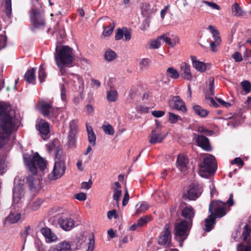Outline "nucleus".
<instances>
[{
	"label": "nucleus",
	"instance_id": "nucleus-15",
	"mask_svg": "<svg viewBox=\"0 0 251 251\" xmlns=\"http://www.w3.org/2000/svg\"><path fill=\"white\" fill-rule=\"evenodd\" d=\"M25 194L23 185L20 184L14 183L13 190V200L15 203H18L21 199L24 197Z\"/></svg>",
	"mask_w": 251,
	"mask_h": 251
},
{
	"label": "nucleus",
	"instance_id": "nucleus-17",
	"mask_svg": "<svg viewBox=\"0 0 251 251\" xmlns=\"http://www.w3.org/2000/svg\"><path fill=\"white\" fill-rule=\"evenodd\" d=\"M189 162L188 158L184 154H180L178 155L176 161V166L182 172H185L187 169Z\"/></svg>",
	"mask_w": 251,
	"mask_h": 251
},
{
	"label": "nucleus",
	"instance_id": "nucleus-56",
	"mask_svg": "<svg viewBox=\"0 0 251 251\" xmlns=\"http://www.w3.org/2000/svg\"><path fill=\"white\" fill-rule=\"evenodd\" d=\"M202 2L205 3V4L207 5L211 8L214 9H216L218 10H220L221 9L220 7L216 3L213 2H209L208 1L206 0H203Z\"/></svg>",
	"mask_w": 251,
	"mask_h": 251
},
{
	"label": "nucleus",
	"instance_id": "nucleus-42",
	"mask_svg": "<svg viewBox=\"0 0 251 251\" xmlns=\"http://www.w3.org/2000/svg\"><path fill=\"white\" fill-rule=\"evenodd\" d=\"M77 120H72L70 123V133L76 134L77 132Z\"/></svg>",
	"mask_w": 251,
	"mask_h": 251
},
{
	"label": "nucleus",
	"instance_id": "nucleus-39",
	"mask_svg": "<svg viewBox=\"0 0 251 251\" xmlns=\"http://www.w3.org/2000/svg\"><path fill=\"white\" fill-rule=\"evenodd\" d=\"M104 133L107 135H113L114 134V129L113 126L109 124H104L101 127Z\"/></svg>",
	"mask_w": 251,
	"mask_h": 251
},
{
	"label": "nucleus",
	"instance_id": "nucleus-43",
	"mask_svg": "<svg viewBox=\"0 0 251 251\" xmlns=\"http://www.w3.org/2000/svg\"><path fill=\"white\" fill-rule=\"evenodd\" d=\"M214 79L213 77H211L208 79V88L209 90V92L206 95H208V96H213L215 94L214 91Z\"/></svg>",
	"mask_w": 251,
	"mask_h": 251
},
{
	"label": "nucleus",
	"instance_id": "nucleus-19",
	"mask_svg": "<svg viewBox=\"0 0 251 251\" xmlns=\"http://www.w3.org/2000/svg\"><path fill=\"white\" fill-rule=\"evenodd\" d=\"M48 251H71V244L68 241H62L51 246Z\"/></svg>",
	"mask_w": 251,
	"mask_h": 251
},
{
	"label": "nucleus",
	"instance_id": "nucleus-12",
	"mask_svg": "<svg viewBox=\"0 0 251 251\" xmlns=\"http://www.w3.org/2000/svg\"><path fill=\"white\" fill-rule=\"evenodd\" d=\"M131 37V30L126 27L118 28L115 32V39L116 40H122L124 41H128Z\"/></svg>",
	"mask_w": 251,
	"mask_h": 251
},
{
	"label": "nucleus",
	"instance_id": "nucleus-13",
	"mask_svg": "<svg viewBox=\"0 0 251 251\" xmlns=\"http://www.w3.org/2000/svg\"><path fill=\"white\" fill-rule=\"evenodd\" d=\"M196 142L199 147L206 151H211L212 147L209 139L203 135L194 134Z\"/></svg>",
	"mask_w": 251,
	"mask_h": 251
},
{
	"label": "nucleus",
	"instance_id": "nucleus-58",
	"mask_svg": "<svg viewBox=\"0 0 251 251\" xmlns=\"http://www.w3.org/2000/svg\"><path fill=\"white\" fill-rule=\"evenodd\" d=\"M107 216L108 219L109 220H111L112 217H114L115 219H117L118 218V215L117 214V211L115 209H113L108 211Z\"/></svg>",
	"mask_w": 251,
	"mask_h": 251
},
{
	"label": "nucleus",
	"instance_id": "nucleus-3",
	"mask_svg": "<svg viewBox=\"0 0 251 251\" xmlns=\"http://www.w3.org/2000/svg\"><path fill=\"white\" fill-rule=\"evenodd\" d=\"M54 59L63 75L62 65H71L75 59V55L72 48H56Z\"/></svg>",
	"mask_w": 251,
	"mask_h": 251
},
{
	"label": "nucleus",
	"instance_id": "nucleus-54",
	"mask_svg": "<svg viewBox=\"0 0 251 251\" xmlns=\"http://www.w3.org/2000/svg\"><path fill=\"white\" fill-rule=\"evenodd\" d=\"M7 37L4 33H0V47H5L6 46Z\"/></svg>",
	"mask_w": 251,
	"mask_h": 251
},
{
	"label": "nucleus",
	"instance_id": "nucleus-5",
	"mask_svg": "<svg viewBox=\"0 0 251 251\" xmlns=\"http://www.w3.org/2000/svg\"><path fill=\"white\" fill-rule=\"evenodd\" d=\"M192 224L187 220H182L176 223L175 225V237L178 241L180 246H182V242L187 238Z\"/></svg>",
	"mask_w": 251,
	"mask_h": 251
},
{
	"label": "nucleus",
	"instance_id": "nucleus-46",
	"mask_svg": "<svg viewBox=\"0 0 251 251\" xmlns=\"http://www.w3.org/2000/svg\"><path fill=\"white\" fill-rule=\"evenodd\" d=\"M116 56L117 55L116 53L111 50H108L105 52V59L108 61H112L116 57Z\"/></svg>",
	"mask_w": 251,
	"mask_h": 251
},
{
	"label": "nucleus",
	"instance_id": "nucleus-14",
	"mask_svg": "<svg viewBox=\"0 0 251 251\" xmlns=\"http://www.w3.org/2000/svg\"><path fill=\"white\" fill-rule=\"evenodd\" d=\"M36 126L42 138L44 140H46L48 138L50 132L49 123L44 120L41 119L39 121Z\"/></svg>",
	"mask_w": 251,
	"mask_h": 251
},
{
	"label": "nucleus",
	"instance_id": "nucleus-51",
	"mask_svg": "<svg viewBox=\"0 0 251 251\" xmlns=\"http://www.w3.org/2000/svg\"><path fill=\"white\" fill-rule=\"evenodd\" d=\"M151 63V60L148 58L142 59L140 63L139 66L141 69L143 70L148 68Z\"/></svg>",
	"mask_w": 251,
	"mask_h": 251
},
{
	"label": "nucleus",
	"instance_id": "nucleus-36",
	"mask_svg": "<svg viewBox=\"0 0 251 251\" xmlns=\"http://www.w3.org/2000/svg\"><path fill=\"white\" fill-rule=\"evenodd\" d=\"M5 13L6 16L9 19L8 23L11 22L10 19L12 16L11 0H5L4 2Z\"/></svg>",
	"mask_w": 251,
	"mask_h": 251
},
{
	"label": "nucleus",
	"instance_id": "nucleus-45",
	"mask_svg": "<svg viewBox=\"0 0 251 251\" xmlns=\"http://www.w3.org/2000/svg\"><path fill=\"white\" fill-rule=\"evenodd\" d=\"M76 134L70 133L68 136V144L70 147H75V146Z\"/></svg>",
	"mask_w": 251,
	"mask_h": 251
},
{
	"label": "nucleus",
	"instance_id": "nucleus-64",
	"mask_svg": "<svg viewBox=\"0 0 251 251\" xmlns=\"http://www.w3.org/2000/svg\"><path fill=\"white\" fill-rule=\"evenodd\" d=\"M232 57L236 62H240L243 60L241 53L238 52H236L235 53H233L232 55Z\"/></svg>",
	"mask_w": 251,
	"mask_h": 251
},
{
	"label": "nucleus",
	"instance_id": "nucleus-2",
	"mask_svg": "<svg viewBox=\"0 0 251 251\" xmlns=\"http://www.w3.org/2000/svg\"><path fill=\"white\" fill-rule=\"evenodd\" d=\"M15 112L6 103L0 104V148L8 141L14 130L15 123Z\"/></svg>",
	"mask_w": 251,
	"mask_h": 251
},
{
	"label": "nucleus",
	"instance_id": "nucleus-1",
	"mask_svg": "<svg viewBox=\"0 0 251 251\" xmlns=\"http://www.w3.org/2000/svg\"><path fill=\"white\" fill-rule=\"evenodd\" d=\"M24 158L29 171L32 174L26 178L29 187L31 190L40 189L42 180L39 173H44L47 171V161L37 153L33 155H25Z\"/></svg>",
	"mask_w": 251,
	"mask_h": 251
},
{
	"label": "nucleus",
	"instance_id": "nucleus-44",
	"mask_svg": "<svg viewBox=\"0 0 251 251\" xmlns=\"http://www.w3.org/2000/svg\"><path fill=\"white\" fill-rule=\"evenodd\" d=\"M197 131L203 134V135L212 136L214 134V131L212 130H209L203 126L198 127Z\"/></svg>",
	"mask_w": 251,
	"mask_h": 251
},
{
	"label": "nucleus",
	"instance_id": "nucleus-31",
	"mask_svg": "<svg viewBox=\"0 0 251 251\" xmlns=\"http://www.w3.org/2000/svg\"><path fill=\"white\" fill-rule=\"evenodd\" d=\"M21 218V214L19 213L11 212L5 219V223L8 224H14L18 222Z\"/></svg>",
	"mask_w": 251,
	"mask_h": 251
},
{
	"label": "nucleus",
	"instance_id": "nucleus-62",
	"mask_svg": "<svg viewBox=\"0 0 251 251\" xmlns=\"http://www.w3.org/2000/svg\"><path fill=\"white\" fill-rule=\"evenodd\" d=\"M6 167L5 161L0 158V175H2L5 172Z\"/></svg>",
	"mask_w": 251,
	"mask_h": 251
},
{
	"label": "nucleus",
	"instance_id": "nucleus-24",
	"mask_svg": "<svg viewBox=\"0 0 251 251\" xmlns=\"http://www.w3.org/2000/svg\"><path fill=\"white\" fill-rule=\"evenodd\" d=\"M180 70L182 72L181 76L185 79L190 80L192 78V75L190 72V67L185 62H183L180 65Z\"/></svg>",
	"mask_w": 251,
	"mask_h": 251
},
{
	"label": "nucleus",
	"instance_id": "nucleus-34",
	"mask_svg": "<svg viewBox=\"0 0 251 251\" xmlns=\"http://www.w3.org/2000/svg\"><path fill=\"white\" fill-rule=\"evenodd\" d=\"M193 110H194L196 114L202 118L206 117L209 113L208 110L203 109L198 105H194L193 106Z\"/></svg>",
	"mask_w": 251,
	"mask_h": 251
},
{
	"label": "nucleus",
	"instance_id": "nucleus-40",
	"mask_svg": "<svg viewBox=\"0 0 251 251\" xmlns=\"http://www.w3.org/2000/svg\"><path fill=\"white\" fill-rule=\"evenodd\" d=\"M167 73L169 76L172 78L177 79L179 76L178 71L173 67L168 68Z\"/></svg>",
	"mask_w": 251,
	"mask_h": 251
},
{
	"label": "nucleus",
	"instance_id": "nucleus-59",
	"mask_svg": "<svg viewBox=\"0 0 251 251\" xmlns=\"http://www.w3.org/2000/svg\"><path fill=\"white\" fill-rule=\"evenodd\" d=\"M238 251H251V246L240 244L237 247Z\"/></svg>",
	"mask_w": 251,
	"mask_h": 251
},
{
	"label": "nucleus",
	"instance_id": "nucleus-61",
	"mask_svg": "<svg viewBox=\"0 0 251 251\" xmlns=\"http://www.w3.org/2000/svg\"><path fill=\"white\" fill-rule=\"evenodd\" d=\"M92 182L89 180L88 182H83L81 184V188L82 189L89 190L92 186Z\"/></svg>",
	"mask_w": 251,
	"mask_h": 251
},
{
	"label": "nucleus",
	"instance_id": "nucleus-32",
	"mask_svg": "<svg viewBox=\"0 0 251 251\" xmlns=\"http://www.w3.org/2000/svg\"><path fill=\"white\" fill-rule=\"evenodd\" d=\"M35 69L31 68L25 73L24 78L27 82L29 83H34L35 81Z\"/></svg>",
	"mask_w": 251,
	"mask_h": 251
},
{
	"label": "nucleus",
	"instance_id": "nucleus-50",
	"mask_svg": "<svg viewBox=\"0 0 251 251\" xmlns=\"http://www.w3.org/2000/svg\"><path fill=\"white\" fill-rule=\"evenodd\" d=\"M149 208V205L146 202L142 203L140 206L137 208L135 214L139 215L145 212Z\"/></svg>",
	"mask_w": 251,
	"mask_h": 251
},
{
	"label": "nucleus",
	"instance_id": "nucleus-23",
	"mask_svg": "<svg viewBox=\"0 0 251 251\" xmlns=\"http://www.w3.org/2000/svg\"><path fill=\"white\" fill-rule=\"evenodd\" d=\"M141 9L142 15L146 18V20L149 19L150 16L156 11V7L154 5L151 8V5L147 3H144Z\"/></svg>",
	"mask_w": 251,
	"mask_h": 251
},
{
	"label": "nucleus",
	"instance_id": "nucleus-37",
	"mask_svg": "<svg viewBox=\"0 0 251 251\" xmlns=\"http://www.w3.org/2000/svg\"><path fill=\"white\" fill-rule=\"evenodd\" d=\"M114 27L115 24L114 23L110 24V25L107 26H103V31L102 35L103 37H108L110 36L113 32Z\"/></svg>",
	"mask_w": 251,
	"mask_h": 251
},
{
	"label": "nucleus",
	"instance_id": "nucleus-38",
	"mask_svg": "<svg viewBox=\"0 0 251 251\" xmlns=\"http://www.w3.org/2000/svg\"><path fill=\"white\" fill-rule=\"evenodd\" d=\"M231 10L233 14L236 16H241L243 13L242 8L236 2L231 6Z\"/></svg>",
	"mask_w": 251,
	"mask_h": 251
},
{
	"label": "nucleus",
	"instance_id": "nucleus-57",
	"mask_svg": "<svg viewBox=\"0 0 251 251\" xmlns=\"http://www.w3.org/2000/svg\"><path fill=\"white\" fill-rule=\"evenodd\" d=\"M122 191L121 190H115L113 194V199L116 201L117 204L119 203V201L122 195Z\"/></svg>",
	"mask_w": 251,
	"mask_h": 251
},
{
	"label": "nucleus",
	"instance_id": "nucleus-7",
	"mask_svg": "<svg viewBox=\"0 0 251 251\" xmlns=\"http://www.w3.org/2000/svg\"><path fill=\"white\" fill-rule=\"evenodd\" d=\"M30 18L33 26L38 29H43L46 25L44 11L41 8H32Z\"/></svg>",
	"mask_w": 251,
	"mask_h": 251
},
{
	"label": "nucleus",
	"instance_id": "nucleus-49",
	"mask_svg": "<svg viewBox=\"0 0 251 251\" xmlns=\"http://www.w3.org/2000/svg\"><path fill=\"white\" fill-rule=\"evenodd\" d=\"M150 221L151 217L149 216L142 217L137 221V224L138 226L141 227L147 224Z\"/></svg>",
	"mask_w": 251,
	"mask_h": 251
},
{
	"label": "nucleus",
	"instance_id": "nucleus-22",
	"mask_svg": "<svg viewBox=\"0 0 251 251\" xmlns=\"http://www.w3.org/2000/svg\"><path fill=\"white\" fill-rule=\"evenodd\" d=\"M182 216L185 218L189 223L192 224V219L195 215V210L191 206H186L181 211Z\"/></svg>",
	"mask_w": 251,
	"mask_h": 251
},
{
	"label": "nucleus",
	"instance_id": "nucleus-16",
	"mask_svg": "<svg viewBox=\"0 0 251 251\" xmlns=\"http://www.w3.org/2000/svg\"><path fill=\"white\" fill-rule=\"evenodd\" d=\"M61 227L66 231H70L74 226V220L69 217L62 216L58 221Z\"/></svg>",
	"mask_w": 251,
	"mask_h": 251
},
{
	"label": "nucleus",
	"instance_id": "nucleus-18",
	"mask_svg": "<svg viewBox=\"0 0 251 251\" xmlns=\"http://www.w3.org/2000/svg\"><path fill=\"white\" fill-rule=\"evenodd\" d=\"M41 233L45 237L47 243H50L57 241V236L48 227H44L41 229Z\"/></svg>",
	"mask_w": 251,
	"mask_h": 251
},
{
	"label": "nucleus",
	"instance_id": "nucleus-20",
	"mask_svg": "<svg viewBox=\"0 0 251 251\" xmlns=\"http://www.w3.org/2000/svg\"><path fill=\"white\" fill-rule=\"evenodd\" d=\"M208 29L212 34L213 38L214 39V41H212L210 44V47H216L220 46L221 42V39L219 35V32L212 25H209Z\"/></svg>",
	"mask_w": 251,
	"mask_h": 251
},
{
	"label": "nucleus",
	"instance_id": "nucleus-33",
	"mask_svg": "<svg viewBox=\"0 0 251 251\" xmlns=\"http://www.w3.org/2000/svg\"><path fill=\"white\" fill-rule=\"evenodd\" d=\"M165 43L172 47L177 46L179 43V39L176 36H172V37H168L164 35V40Z\"/></svg>",
	"mask_w": 251,
	"mask_h": 251
},
{
	"label": "nucleus",
	"instance_id": "nucleus-60",
	"mask_svg": "<svg viewBox=\"0 0 251 251\" xmlns=\"http://www.w3.org/2000/svg\"><path fill=\"white\" fill-rule=\"evenodd\" d=\"M86 197V194L83 192L77 193L75 195V198L80 201H85Z\"/></svg>",
	"mask_w": 251,
	"mask_h": 251
},
{
	"label": "nucleus",
	"instance_id": "nucleus-47",
	"mask_svg": "<svg viewBox=\"0 0 251 251\" xmlns=\"http://www.w3.org/2000/svg\"><path fill=\"white\" fill-rule=\"evenodd\" d=\"M178 120L182 121V118L178 115H176L174 113H169V119L168 121L172 124L176 123Z\"/></svg>",
	"mask_w": 251,
	"mask_h": 251
},
{
	"label": "nucleus",
	"instance_id": "nucleus-26",
	"mask_svg": "<svg viewBox=\"0 0 251 251\" xmlns=\"http://www.w3.org/2000/svg\"><path fill=\"white\" fill-rule=\"evenodd\" d=\"M73 75V79L74 82V86L75 87V88L78 91L82 92L84 88L83 80L80 76L78 75Z\"/></svg>",
	"mask_w": 251,
	"mask_h": 251
},
{
	"label": "nucleus",
	"instance_id": "nucleus-52",
	"mask_svg": "<svg viewBox=\"0 0 251 251\" xmlns=\"http://www.w3.org/2000/svg\"><path fill=\"white\" fill-rule=\"evenodd\" d=\"M243 89L246 92V93H249L251 91V84L247 80L242 81L241 83Z\"/></svg>",
	"mask_w": 251,
	"mask_h": 251
},
{
	"label": "nucleus",
	"instance_id": "nucleus-48",
	"mask_svg": "<svg viewBox=\"0 0 251 251\" xmlns=\"http://www.w3.org/2000/svg\"><path fill=\"white\" fill-rule=\"evenodd\" d=\"M47 76V74L45 72V69L42 65H41L39 68L38 73V77L40 82H43L45 81V79Z\"/></svg>",
	"mask_w": 251,
	"mask_h": 251
},
{
	"label": "nucleus",
	"instance_id": "nucleus-11",
	"mask_svg": "<svg viewBox=\"0 0 251 251\" xmlns=\"http://www.w3.org/2000/svg\"><path fill=\"white\" fill-rule=\"evenodd\" d=\"M202 188L199 185H191L186 193L183 194L184 199L189 200H196L201 195Z\"/></svg>",
	"mask_w": 251,
	"mask_h": 251
},
{
	"label": "nucleus",
	"instance_id": "nucleus-8",
	"mask_svg": "<svg viewBox=\"0 0 251 251\" xmlns=\"http://www.w3.org/2000/svg\"><path fill=\"white\" fill-rule=\"evenodd\" d=\"M226 203L222 201L214 200L209 204V212L215 218H222L226 214Z\"/></svg>",
	"mask_w": 251,
	"mask_h": 251
},
{
	"label": "nucleus",
	"instance_id": "nucleus-10",
	"mask_svg": "<svg viewBox=\"0 0 251 251\" xmlns=\"http://www.w3.org/2000/svg\"><path fill=\"white\" fill-rule=\"evenodd\" d=\"M172 242V226L169 224H166L163 231L158 237V244L165 248L171 246Z\"/></svg>",
	"mask_w": 251,
	"mask_h": 251
},
{
	"label": "nucleus",
	"instance_id": "nucleus-27",
	"mask_svg": "<svg viewBox=\"0 0 251 251\" xmlns=\"http://www.w3.org/2000/svg\"><path fill=\"white\" fill-rule=\"evenodd\" d=\"M43 202V200L40 198L33 199L31 200L27 205V208L31 211L38 210Z\"/></svg>",
	"mask_w": 251,
	"mask_h": 251
},
{
	"label": "nucleus",
	"instance_id": "nucleus-35",
	"mask_svg": "<svg viewBox=\"0 0 251 251\" xmlns=\"http://www.w3.org/2000/svg\"><path fill=\"white\" fill-rule=\"evenodd\" d=\"M164 35L159 36L156 40H151L150 41V47H159L165 42Z\"/></svg>",
	"mask_w": 251,
	"mask_h": 251
},
{
	"label": "nucleus",
	"instance_id": "nucleus-63",
	"mask_svg": "<svg viewBox=\"0 0 251 251\" xmlns=\"http://www.w3.org/2000/svg\"><path fill=\"white\" fill-rule=\"evenodd\" d=\"M231 164H237L239 166L242 167L244 163L240 157H236L231 161Z\"/></svg>",
	"mask_w": 251,
	"mask_h": 251
},
{
	"label": "nucleus",
	"instance_id": "nucleus-41",
	"mask_svg": "<svg viewBox=\"0 0 251 251\" xmlns=\"http://www.w3.org/2000/svg\"><path fill=\"white\" fill-rule=\"evenodd\" d=\"M107 99L109 101H115L118 99L117 92L115 90L109 91L107 94Z\"/></svg>",
	"mask_w": 251,
	"mask_h": 251
},
{
	"label": "nucleus",
	"instance_id": "nucleus-30",
	"mask_svg": "<svg viewBox=\"0 0 251 251\" xmlns=\"http://www.w3.org/2000/svg\"><path fill=\"white\" fill-rule=\"evenodd\" d=\"M251 228L248 225L244 226L242 232V240L246 243L251 244V236H250Z\"/></svg>",
	"mask_w": 251,
	"mask_h": 251
},
{
	"label": "nucleus",
	"instance_id": "nucleus-6",
	"mask_svg": "<svg viewBox=\"0 0 251 251\" xmlns=\"http://www.w3.org/2000/svg\"><path fill=\"white\" fill-rule=\"evenodd\" d=\"M215 158L209 154L200 165L199 175L203 177H207L210 174L216 171Z\"/></svg>",
	"mask_w": 251,
	"mask_h": 251
},
{
	"label": "nucleus",
	"instance_id": "nucleus-25",
	"mask_svg": "<svg viewBox=\"0 0 251 251\" xmlns=\"http://www.w3.org/2000/svg\"><path fill=\"white\" fill-rule=\"evenodd\" d=\"M190 57L192 61L193 67L197 71L200 72H203L206 70V66L204 62L198 61L195 56L191 55Z\"/></svg>",
	"mask_w": 251,
	"mask_h": 251
},
{
	"label": "nucleus",
	"instance_id": "nucleus-29",
	"mask_svg": "<svg viewBox=\"0 0 251 251\" xmlns=\"http://www.w3.org/2000/svg\"><path fill=\"white\" fill-rule=\"evenodd\" d=\"M216 218L214 217L213 214H210L208 217L205 219V227L204 230L206 231H210L212 228L215 223Z\"/></svg>",
	"mask_w": 251,
	"mask_h": 251
},
{
	"label": "nucleus",
	"instance_id": "nucleus-9",
	"mask_svg": "<svg viewBox=\"0 0 251 251\" xmlns=\"http://www.w3.org/2000/svg\"><path fill=\"white\" fill-rule=\"evenodd\" d=\"M39 110L44 117L51 120L56 118L60 112L59 108L53 107L51 103L43 101L40 103Z\"/></svg>",
	"mask_w": 251,
	"mask_h": 251
},
{
	"label": "nucleus",
	"instance_id": "nucleus-28",
	"mask_svg": "<svg viewBox=\"0 0 251 251\" xmlns=\"http://www.w3.org/2000/svg\"><path fill=\"white\" fill-rule=\"evenodd\" d=\"M173 100L174 102L175 108L178 110L181 111L183 112H185L187 111L184 102L181 100L180 98L178 96H175L173 98Z\"/></svg>",
	"mask_w": 251,
	"mask_h": 251
},
{
	"label": "nucleus",
	"instance_id": "nucleus-53",
	"mask_svg": "<svg viewBox=\"0 0 251 251\" xmlns=\"http://www.w3.org/2000/svg\"><path fill=\"white\" fill-rule=\"evenodd\" d=\"M205 99L206 100V102L211 106H213L214 107H218L219 105L215 102L213 98L210 97V96H208V95H205Z\"/></svg>",
	"mask_w": 251,
	"mask_h": 251
},
{
	"label": "nucleus",
	"instance_id": "nucleus-55",
	"mask_svg": "<svg viewBox=\"0 0 251 251\" xmlns=\"http://www.w3.org/2000/svg\"><path fill=\"white\" fill-rule=\"evenodd\" d=\"M88 141L92 146L96 145V136L94 132L89 133L88 134Z\"/></svg>",
	"mask_w": 251,
	"mask_h": 251
},
{
	"label": "nucleus",
	"instance_id": "nucleus-21",
	"mask_svg": "<svg viewBox=\"0 0 251 251\" xmlns=\"http://www.w3.org/2000/svg\"><path fill=\"white\" fill-rule=\"evenodd\" d=\"M166 136L163 134L160 131L152 130L149 137V142L151 144L160 143L165 139Z\"/></svg>",
	"mask_w": 251,
	"mask_h": 251
},
{
	"label": "nucleus",
	"instance_id": "nucleus-4",
	"mask_svg": "<svg viewBox=\"0 0 251 251\" xmlns=\"http://www.w3.org/2000/svg\"><path fill=\"white\" fill-rule=\"evenodd\" d=\"M65 159L66 156L62 150L57 148L55 152L54 167L48 176L50 180H56L64 175L66 170Z\"/></svg>",
	"mask_w": 251,
	"mask_h": 251
}]
</instances>
